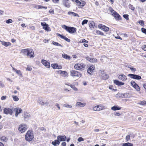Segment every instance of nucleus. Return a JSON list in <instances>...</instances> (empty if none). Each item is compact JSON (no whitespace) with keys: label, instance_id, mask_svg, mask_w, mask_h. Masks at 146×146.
<instances>
[{"label":"nucleus","instance_id":"1","mask_svg":"<svg viewBox=\"0 0 146 146\" xmlns=\"http://www.w3.org/2000/svg\"><path fill=\"white\" fill-rule=\"evenodd\" d=\"M34 138L33 132L31 130H29L25 136V140L28 141H31Z\"/></svg>","mask_w":146,"mask_h":146},{"label":"nucleus","instance_id":"2","mask_svg":"<svg viewBox=\"0 0 146 146\" xmlns=\"http://www.w3.org/2000/svg\"><path fill=\"white\" fill-rule=\"evenodd\" d=\"M62 27L70 33L73 34L75 33L76 31V29L73 27H70L65 25L62 26Z\"/></svg>","mask_w":146,"mask_h":146},{"label":"nucleus","instance_id":"3","mask_svg":"<svg viewBox=\"0 0 146 146\" xmlns=\"http://www.w3.org/2000/svg\"><path fill=\"white\" fill-rule=\"evenodd\" d=\"M86 65L85 64L81 63V64H76L74 66V68L76 70H84V68H85Z\"/></svg>","mask_w":146,"mask_h":146},{"label":"nucleus","instance_id":"4","mask_svg":"<svg viewBox=\"0 0 146 146\" xmlns=\"http://www.w3.org/2000/svg\"><path fill=\"white\" fill-rule=\"evenodd\" d=\"M70 75L73 77L76 76L80 77L82 76V74L79 72L74 70L70 71Z\"/></svg>","mask_w":146,"mask_h":146},{"label":"nucleus","instance_id":"5","mask_svg":"<svg viewBox=\"0 0 146 146\" xmlns=\"http://www.w3.org/2000/svg\"><path fill=\"white\" fill-rule=\"evenodd\" d=\"M13 112V111L11 109L6 108L3 109V113L6 115L9 114L12 115Z\"/></svg>","mask_w":146,"mask_h":146},{"label":"nucleus","instance_id":"6","mask_svg":"<svg viewBox=\"0 0 146 146\" xmlns=\"http://www.w3.org/2000/svg\"><path fill=\"white\" fill-rule=\"evenodd\" d=\"M41 25L42 26L43 29L45 31H51V29L50 27L48 25L46 24L45 22H41Z\"/></svg>","mask_w":146,"mask_h":146},{"label":"nucleus","instance_id":"7","mask_svg":"<svg viewBox=\"0 0 146 146\" xmlns=\"http://www.w3.org/2000/svg\"><path fill=\"white\" fill-rule=\"evenodd\" d=\"M128 76L131 78L137 80H139L141 79L140 76L135 74H129L128 75Z\"/></svg>","mask_w":146,"mask_h":146},{"label":"nucleus","instance_id":"8","mask_svg":"<svg viewBox=\"0 0 146 146\" xmlns=\"http://www.w3.org/2000/svg\"><path fill=\"white\" fill-rule=\"evenodd\" d=\"M95 70V68L94 66L91 65L87 69V72L88 74L91 75L92 73L94 72Z\"/></svg>","mask_w":146,"mask_h":146},{"label":"nucleus","instance_id":"9","mask_svg":"<svg viewBox=\"0 0 146 146\" xmlns=\"http://www.w3.org/2000/svg\"><path fill=\"white\" fill-rule=\"evenodd\" d=\"M131 85L137 91L140 90V87L135 82L133 81H132L130 82Z\"/></svg>","mask_w":146,"mask_h":146},{"label":"nucleus","instance_id":"10","mask_svg":"<svg viewBox=\"0 0 146 146\" xmlns=\"http://www.w3.org/2000/svg\"><path fill=\"white\" fill-rule=\"evenodd\" d=\"M27 128L26 125L23 124L20 125L19 127V130L21 133H23L27 129Z\"/></svg>","mask_w":146,"mask_h":146},{"label":"nucleus","instance_id":"11","mask_svg":"<svg viewBox=\"0 0 146 146\" xmlns=\"http://www.w3.org/2000/svg\"><path fill=\"white\" fill-rule=\"evenodd\" d=\"M27 56H29L30 58H33L34 57L35 55L33 49L29 48Z\"/></svg>","mask_w":146,"mask_h":146},{"label":"nucleus","instance_id":"12","mask_svg":"<svg viewBox=\"0 0 146 146\" xmlns=\"http://www.w3.org/2000/svg\"><path fill=\"white\" fill-rule=\"evenodd\" d=\"M112 15L117 20L121 19V16L116 11H114L112 14Z\"/></svg>","mask_w":146,"mask_h":146},{"label":"nucleus","instance_id":"13","mask_svg":"<svg viewBox=\"0 0 146 146\" xmlns=\"http://www.w3.org/2000/svg\"><path fill=\"white\" fill-rule=\"evenodd\" d=\"M14 110L15 111V116L17 117L20 113L22 112V110L21 108H14Z\"/></svg>","mask_w":146,"mask_h":146},{"label":"nucleus","instance_id":"14","mask_svg":"<svg viewBox=\"0 0 146 146\" xmlns=\"http://www.w3.org/2000/svg\"><path fill=\"white\" fill-rule=\"evenodd\" d=\"M86 59L91 63H95L97 62V60L96 58H91L89 56H87L86 58Z\"/></svg>","mask_w":146,"mask_h":146},{"label":"nucleus","instance_id":"15","mask_svg":"<svg viewBox=\"0 0 146 146\" xmlns=\"http://www.w3.org/2000/svg\"><path fill=\"white\" fill-rule=\"evenodd\" d=\"M56 35L57 36H59L61 38L64 39L68 42H70V40L66 36H64L62 35H61L58 33H57L56 34Z\"/></svg>","mask_w":146,"mask_h":146},{"label":"nucleus","instance_id":"16","mask_svg":"<svg viewBox=\"0 0 146 146\" xmlns=\"http://www.w3.org/2000/svg\"><path fill=\"white\" fill-rule=\"evenodd\" d=\"M69 2V0H63V5L66 7L69 8L70 6Z\"/></svg>","mask_w":146,"mask_h":146},{"label":"nucleus","instance_id":"17","mask_svg":"<svg viewBox=\"0 0 146 146\" xmlns=\"http://www.w3.org/2000/svg\"><path fill=\"white\" fill-rule=\"evenodd\" d=\"M41 62L42 64L45 66L46 68H49L50 67V63L44 59H42L41 60Z\"/></svg>","mask_w":146,"mask_h":146},{"label":"nucleus","instance_id":"18","mask_svg":"<svg viewBox=\"0 0 146 146\" xmlns=\"http://www.w3.org/2000/svg\"><path fill=\"white\" fill-rule=\"evenodd\" d=\"M57 139L60 141H65L66 140V137L65 135H58L57 137Z\"/></svg>","mask_w":146,"mask_h":146},{"label":"nucleus","instance_id":"19","mask_svg":"<svg viewBox=\"0 0 146 146\" xmlns=\"http://www.w3.org/2000/svg\"><path fill=\"white\" fill-rule=\"evenodd\" d=\"M101 76L102 77V79L104 80L108 79L109 77L108 75L104 72V71L101 72Z\"/></svg>","mask_w":146,"mask_h":146},{"label":"nucleus","instance_id":"20","mask_svg":"<svg viewBox=\"0 0 146 146\" xmlns=\"http://www.w3.org/2000/svg\"><path fill=\"white\" fill-rule=\"evenodd\" d=\"M118 78L119 80L122 81H124L127 80V77L124 74H121L118 76Z\"/></svg>","mask_w":146,"mask_h":146},{"label":"nucleus","instance_id":"21","mask_svg":"<svg viewBox=\"0 0 146 146\" xmlns=\"http://www.w3.org/2000/svg\"><path fill=\"white\" fill-rule=\"evenodd\" d=\"M113 82L114 84L117 85L118 86H121L124 84V82H120L117 80H114Z\"/></svg>","mask_w":146,"mask_h":146},{"label":"nucleus","instance_id":"22","mask_svg":"<svg viewBox=\"0 0 146 146\" xmlns=\"http://www.w3.org/2000/svg\"><path fill=\"white\" fill-rule=\"evenodd\" d=\"M51 66L52 67L53 69H60L62 68L61 66L58 65L57 64H52Z\"/></svg>","mask_w":146,"mask_h":146},{"label":"nucleus","instance_id":"23","mask_svg":"<svg viewBox=\"0 0 146 146\" xmlns=\"http://www.w3.org/2000/svg\"><path fill=\"white\" fill-rule=\"evenodd\" d=\"M58 73L61 74V76L63 77H65L68 75L67 73L65 71L59 70L58 72Z\"/></svg>","mask_w":146,"mask_h":146},{"label":"nucleus","instance_id":"24","mask_svg":"<svg viewBox=\"0 0 146 146\" xmlns=\"http://www.w3.org/2000/svg\"><path fill=\"white\" fill-rule=\"evenodd\" d=\"M60 143L59 141L57 139L55 140L54 141H52L51 143L54 146H56L59 145Z\"/></svg>","mask_w":146,"mask_h":146},{"label":"nucleus","instance_id":"25","mask_svg":"<svg viewBox=\"0 0 146 146\" xmlns=\"http://www.w3.org/2000/svg\"><path fill=\"white\" fill-rule=\"evenodd\" d=\"M121 107H119L118 106H114L111 108V109L113 110L116 111L117 110H119L121 109Z\"/></svg>","mask_w":146,"mask_h":146},{"label":"nucleus","instance_id":"26","mask_svg":"<svg viewBox=\"0 0 146 146\" xmlns=\"http://www.w3.org/2000/svg\"><path fill=\"white\" fill-rule=\"evenodd\" d=\"M31 117L30 115L28 113L26 112L24 115V117L25 121H27L29 118Z\"/></svg>","mask_w":146,"mask_h":146},{"label":"nucleus","instance_id":"27","mask_svg":"<svg viewBox=\"0 0 146 146\" xmlns=\"http://www.w3.org/2000/svg\"><path fill=\"white\" fill-rule=\"evenodd\" d=\"M2 44L3 45H4L6 47H7L8 46H11V44L9 42H5L4 41L2 42Z\"/></svg>","mask_w":146,"mask_h":146},{"label":"nucleus","instance_id":"28","mask_svg":"<svg viewBox=\"0 0 146 146\" xmlns=\"http://www.w3.org/2000/svg\"><path fill=\"white\" fill-rule=\"evenodd\" d=\"M62 57L66 59H68L69 60H70L71 58L70 57L69 55H67V54H63L62 55Z\"/></svg>","mask_w":146,"mask_h":146},{"label":"nucleus","instance_id":"29","mask_svg":"<svg viewBox=\"0 0 146 146\" xmlns=\"http://www.w3.org/2000/svg\"><path fill=\"white\" fill-rule=\"evenodd\" d=\"M86 105L85 103H83L80 102H77L76 103V106H80V107H84Z\"/></svg>","mask_w":146,"mask_h":146},{"label":"nucleus","instance_id":"30","mask_svg":"<svg viewBox=\"0 0 146 146\" xmlns=\"http://www.w3.org/2000/svg\"><path fill=\"white\" fill-rule=\"evenodd\" d=\"M68 14L69 15H72L75 17H79L77 13H75L74 12L71 11H69L68 13Z\"/></svg>","mask_w":146,"mask_h":146},{"label":"nucleus","instance_id":"31","mask_svg":"<svg viewBox=\"0 0 146 146\" xmlns=\"http://www.w3.org/2000/svg\"><path fill=\"white\" fill-rule=\"evenodd\" d=\"M29 48H27L25 49H23L21 50V52L23 53L24 55H27V53Z\"/></svg>","mask_w":146,"mask_h":146},{"label":"nucleus","instance_id":"32","mask_svg":"<svg viewBox=\"0 0 146 146\" xmlns=\"http://www.w3.org/2000/svg\"><path fill=\"white\" fill-rule=\"evenodd\" d=\"M95 24V23L93 21H89V27L91 28H94Z\"/></svg>","mask_w":146,"mask_h":146},{"label":"nucleus","instance_id":"33","mask_svg":"<svg viewBox=\"0 0 146 146\" xmlns=\"http://www.w3.org/2000/svg\"><path fill=\"white\" fill-rule=\"evenodd\" d=\"M66 85H67L69 86H70L75 91H77L78 90L77 88L74 85H72V84H65Z\"/></svg>","mask_w":146,"mask_h":146},{"label":"nucleus","instance_id":"34","mask_svg":"<svg viewBox=\"0 0 146 146\" xmlns=\"http://www.w3.org/2000/svg\"><path fill=\"white\" fill-rule=\"evenodd\" d=\"M133 144L129 142L123 143L122 144V146H133Z\"/></svg>","mask_w":146,"mask_h":146},{"label":"nucleus","instance_id":"35","mask_svg":"<svg viewBox=\"0 0 146 146\" xmlns=\"http://www.w3.org/2000/svg\"><path fill=\"white\" fill-rule=\"evenodd\" d=\"M116 97L117 98H124L123 94L121 93H118L116 95Z\"/></svg>","mask_w":146,"mask_h":146},{"label":"nucleus","instance_id":"36","mask_svg":"<svg viewBox=\"0 0 146 146\" xmlns=\"http://www.w3.org/2000/svg\"><path fill=\"white\" fill-rule=\"evenodd\" d=\"M52 44L54 45L57 46H60L61 47H63V45H61V44H59L58 43L54 42L53 41L52 42Z\"/></svg>","mask_w":146,"mask_h":146},{"label":"nucleus","instance_id":"37","mask_svg":"<svg viewBox=\"0 0 146 146\" xmlns=\"http://www.w3.org/2000/svg\"><path fill=\"white\" fill-rule=\"evenodd\" d=\"M93 110L95 111H99L101 110V108H99L98 106L94 107L93 108Z\"/></svg>","mask_w":146,"mask_h":146},{"label":"nucleus","instance_id":"38","mask_svg":"<svg viewBox=\"0 0 146 146\" xmlns=\"http://www.w3.org/2000/svg\"><path fill=\"white\" fill-rule=\"evenodd\" d=\"M96 33L98 35H100L102 36L104 35V33L102 32H101L99 31L96 30Z\"/></svg>","mask_w":146,"mask_h":146},{"label":"nucleus","instance_id":"39","mask_svg":"<svg viewBox=\"0 0 146 146\" xmlns=\"http://www.w3.org/2000/svg\"><path fill=\"white\" fill-rule=\"evenodd\" d=\"M85 42L86 43H88V41L85 40V39H83L81 40L78 42L79 43H82Z\"/></svg>","mask_w":146,"mask_h":146},{"label":"nucleus","instance_id":"40","mask_svg":"<svg viewBox=\"0 0 146 146\" xmlns=\"http://www.w3.org/2000/svg\"><path fill=\"white\" fill-rule=\"evenodd\" d=\"M103 28L102 29V30L104 31H105V32H108V31L109 30V28L108 27H107L106 26L104 25V26Z\"/></svg>","mask_w":146,"mask_h":146},{"label":"nucleus","instance_id":"41","mask_svg":"<svg viewBox=\"0 0 146 146\" xmlns=\"http://www.w3.org/2000/svg\"><path fill=\"white\" fill-rule=\"evenodd\" d=\"M1 141L3 142H6L7 139L5 136H3L1 138Z\"/></svg>","mask_w":146,"mask_h":146},{"label":"nucleus","instance_id":"42","mask_svg":"<svg viewBox=\"0 0 146 146\" xmlns=\"http://www.w3.org/2000/svg\"><path fill=\"white\" fill-rule=\"evenodd\" d=\"M16 72L20 76H22V73L20 70H16Z\"/></svg>","mask_w":146,"mask_h":146},{"label":"nucleus","instance_id":"43","mask_svg":"<svg viewBox=\"0 0 146 146\" xmlns=\"http://www.w3.org/2000/svg\"><path fill=\"white\" fill-rule=\"evenodd\" d=\"M123 17L125 19L127 20H128L129 19V15L128 14H124L123 15Z\"/></svg>","mask_w":146,"mask_h":146},{"label":"nucleus","instance_id":"44","mask_svg":"<svg viewBox=\"0 0 146 146\" xmlns=\"http://www.w3.org/2000/svg\"><path fill=\"white\" fill-rule=\"evenodd\" d=\"M129 8L131 9L132 11H134L135 9V7H133V5H131V4H129Z\"/></svg>","mask_w":146,"mask_h":146},{"label":"nucleus","instance_id":"45","mask_svg":"<svg viewBox=\"0 0 146 146\" xmlns=\"http://www.w3.org/2000/svg\"><path fill=\"white\" fill-rule=\"evenodd\" d=\"M139 104L142 105H146V101H141L139 102Z\"/></svg>","mask_w":146,"mask_h":146},{"label":"nucleus","instance_id":"46","mask_svg":"<svg viewBox=\"0 0 146 146\" xmlns=\"http://www.w3.org/2000/svg\"><path fill=\"white\" fill-rule=\"evenodd\" d=\"M88 22V21L86 19L84 20L82 23V25H84L85 24H87Z\"/></svg>","mask_w":146,"mask_h":146},{"label":"nucleus","instance_id":"47","mask_svg":"<svg viewBox=\"0 0 146 146\" xmlns=\"http://www.w3.org/2000/svg\"><path fill=\"white\" fill-rule=\"evenodd\" d=\"M13 98L14 100L15 101H17L19 100V98L16 96H13Z\"/></svg>","mask_w":146,"mask_h":146},{"label":"nucleus","instance_id":"48","mask_svg":"<svg viewBox=\"0 0 146 146\" xmlns=\"http://www.w3.org/2000/svg\"><path fill=\"white\" fill-rule=\"evenodd\" d=\"M12 20L11 19H9L6 21V23L7 24H9L10 23H12Z\"/></svg>","mask_w":146,"mask_h":146},{"label":"nucleus","instance_id":"49","mask_svg":"<svg viewBox=\"0 0 146 146\" xmlns=\"http://www.w3.org/2000/svg\"><path fill=\"white\" fill-rule=\"evenodd\" d=\"M138 23L140 24L142 26H143L144 24V21L143 20H140L139 21Z\"/></svg>","mask_w":146,"mask_h":146},{"label":"nucleus","instance_id":"50","mask_svg":"<svg viewBox=\"0 0 146 146\" xmlns=\"http://www.w3.org/2000/svg\"><path fill=\"white\" fill-rule=\"evenodd\" d=\"M141 31L142 33L146 35V29L144 28H142L141 29Z\"/></svg>","mask_w":146,"mask_h":146},{"label":"nucleus","instance_id":"51","mask_svg":"<svg viewBox=\"0 0 146 146\" xmlns=\"http://www.w3.org/2000/svg\"><path fill=\"white\" fill-rule=\"evenodd\" d=\"M78 141L79 142H81L82 141H84V139L83 138H82V137H79L78 139Z\"/></svg>","mask_w":146,"mask_h":146},{"label":"nucleus","instance_id":"52","mask_svg":"<svg viewBox=\"0 0 146 146\" xmlns=\"http://www.w3.org/2000/svg\"><path fill=\"white\" fill-rule=\"evenodd\" d=\"M64 106L65 107H66L68 108H71L72 107V106L67 104H65L64 105Z\"/></svg>","mask_w":146,"mask_h":146},{"label":"nucleus","instance_id":"53","mask_svg":"<svg viewBox=\"0 0 146 146\" xmlns=\"http://www.w3.org/2000/svg\"><path fill=\"white\" fill-rule=\"evenodd\" d=\"M130 69L132 72H135L137 71L136 69L135 68L132 67V66L131 67Z\"/></svg>","mask_w":146,"mask_h":146},{"label":"nucleus","instance_id":"54","mask_svg":"<svg viewBox=\"0 0 146 146\" xmlns=\"http://www.w3.org/2000/svg\"><path fill=\"white\" fill-rule=\"evenodd\" d=\"M32 70V68L30 66H27V67L26 68V70L29 71H31Z\"/></svg>","mask_w":146,"mask_h":146},{"label":"nucleus","instance_id":"55","mask_svg":"<svg viewBox=\"0 0 146 146\" xmlns=\"http://www.w3.org/2000/svg\"><path fill=\"white\" fill-rule=\"evenodd\" d=\"M125 139L126 141H128L130 139V136L129 135L126 136Z\"/></svg>","mask_w":146,"mask_h":146},{"label":"nucleus","instance_id":"56","mask_svg":"<svg viewBox=\"0 0 146 146\" xmlns=\"http://www.w3.org/2000/svg\"><path fill=\"white\" fill-rule=\"evenodd\" d=\"M104 26V25H103L102 24H99L98 25V27L100 29H103Z\"/></svg>","mask_w":146,"mask_h":146},{"label":"nucleus","instance_id":"57","mask_svg":"<svg viewBox=\"0 0 146 146\" xmlns=\"http://www.w3.org/2000/svg\"><path fill=\"white\" fill-rule=\"evenodd\" d=\"M86 4V3L84 1H83L82 3V5H80V7L82 8Z\"/></svg>","mask_w":146,"mask_h":146},{"label":"nucleus","instance_id":"58","mask_svg":"<svg viewBox=\"0 0 146 146\" xmlns=\"http://www.w3.org/2000/svg\"><path fill=\"white\" fill-rule=\"evenodd\" d=\"M129 93H125L123 94L124 98H128L129 97L128 96Z\"/></svg>","mask_w":146,"mask_h":146},{"label":"nucleus","instance_id":"59","mask_svg":"<svg viewBox=\"0 0 146 146\" xmlns=\"http://www.w3.org/2000/svg\"><path fill=\"white\" fill-rule=\"evenodd\" d=\"M4 87L3 83L2 82L0 81V87L3 88Z\"/></svg>","mask_w":146,"mask_h":146},{"label":"nucleus","instance_id":"60","mask_svg":"<svg viewBox=\"0 0 146 146\" xmlns=\"http://www.w3.org/2000/svg\"><path fill=\"white\" fill-rule=\"evenodd\" d=\"M49 12L50 13L54 14V10L53 9H50L49 11Z\"/></svg>","mask_w":146,"mask_h":146},{"label":"nucleus","instance_id":"61","mask_svg":"<svg viewBox=\"0 0 146 146\" xmlns=\"http://www.w3.org/2000/svg\"><path fill=\"white\" fill-rule=\"evenodd\" d=\"M6 98H7L6 96H2L1 97V99L2 100H4L6 99Z\"/></svg>","mask_w":146,"mask_h":146},{"label":"nucleus","instance_id":"62","mask_svg":"<svg viewBox=\"0 0 146 146\" xmlns=\"http://www.w3.org/2000/svg\"><path fill=\"white\" fill-rule=\"evenodd\" d=\"M109 9H110V11L111 13H113V12L115 11L111 7H110Z\"/></svg>","mask_w":146,"mask_h":146},{"label":"nucleus","instance_id":"63","mask_svg":"<svg viewBox=\"0 0 146 146\" xmlns=\"http://www.w3.org/2000/svg\"><path fill=\"white\" fill-rule=\"evenodd\" d=\"M55 106H57V107L58 108L59 110L60 109V106L59 104H58V103H56L55 104Z\"/></svg>","mask_w":146,"mask_h":146},{"label":"nucleus","instance_id":"64","mask_svg":"<svg viewBox=\"0 0 146 146\" xmlns=\"http://www.w3.org/2000/svg\"><path fill=\"white\" fill-rule=\"evenodd\" d=\"M142 48L144 50L146 51V45H144L143 46Z\"/></svg>","mask_w":146,"mask_h":146}]
</instances>
